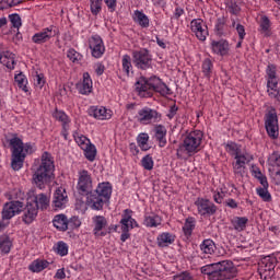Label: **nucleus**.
I'll return each mask as SVG.
<instances>
[{"label": "nucleus", "instance_id": "f257e3e1", "mask_svg": "<svg viewBox=\"0 0 280 280\" xmlns=\"http://www.w3.org/2000/svg\"><path fill=\"white\" fill-rule=\"evenodd\" d=\"M54 170H56L54 156L46 151L42 154L39 164L33 166V182L36 187L43 189L47 183H50L51 178H54Z\"/></svg>", "mask_w": 280, "mask_h": 280}, {"label": "nucleus", "instance_id": "f03ea898", "mask_svg": "<svg viewBox=\"0 0 280 280\" xmlns=\"http://www.w3.org/2000/svg\"><path fill=\"white\" fill-rule=\"evenodd\" d=\"M136 91L139 97H152L154 93L161 94L162 97L172 95V89L158 77H151L149 79L141 78L136 83Z\"/></svg>", "mask_w": 280, "mask_h": 280}, {"label": "nucleus", "instance_id": "7ed1b4c3", "mask_svg": "<svg viewBox=\"0 0 280 280\" xmlns=\"http://www.w3.org/2000/svg\"><path fill=\"white\" fill-rule=\"evenodd\" d=\"M201 272L210 280H230L237 276V269L229 260L206 265L201 267Z\"/></svg>", "mask_w": 280, "mask_h": 280}, {"label": "nucleus", "instance_id": "20e7f679", "mask_svg": "<svg viewBox=\"0 0 280 280\" xmlns=\"http://www.w3.org/2000/svg\"><path fill=\"white\" fill-rule=\"evenodd\" d=\"M9 143L12 152L11 167L14 172H19L25 163V156L34 153V145L32 143L24 144L19 137L11 138Z\"/></svg>", "mask_w": 280, "mask_h": 280}, {"label": "nucleus", "instance_id": "39448f33", "mask_svg": "<svg viewBox=\"0 0 280 280\" xmlns=\"http://www.w3.org/2000/svg\"><path fill=\"white\" fill-rule=\"evenodd\" d=\"M113 195V186L110 183L104 182L97 185L95 190L90 191L86 198L88 205L95 211H102L104 203L110 200Z\"/></svg>", "mask_w": 280, "mask_h": 280}, {"label": "nucleus", "instance_id": "423d86ee", "mask_svg": "<svg viewBox=\"0 0 280 280\" xmlns=\"http://www.w3.org/2000/svg\"><path fill=\"white\" fill-rule=\"evenodd\" d=\"M200 143H202V131H191L177 148V159H189V156H194V154L200 152Z\"/></svg>", "mask_w": 280, "mask_h": 280}, {"label": "nucleus", "instance_id": "0eeeda50", "mask_svg": "<svg viewBox=\"0 0 280 280\" xmlns=\"http://www.w3.org/2000/svg\"><path fill=\"white\" fill-rule=\"evenodd\" d=\"M15 198L18 200H12L4 203L2 209V220H12L14 215H19L23 211V200L25 198V194L21 190H16Z\"/></svg>", "mask_w": 280, "mask_h": 280}, {"label": "nucleus", "instance_id": "6e6552de", "mask_svg": "<svg viewBox=\"0 0 280 280\" xmlns=\"http://www.w3.org/2000/svg\"><path fill=\"white\" fill-rule=\"evenodd\" d=\"M265 128L270 139H279V117L277 116V109L273 106L267 107L265 114Z\"/></svg>", "mask_w": 280, "mask_h": 280}, {"label": "nucleus", "instance_id": "1a4fd4ad", "mask_svg": "<svg viewBox=\"0 0 280 280\" xmlns=\"http://www.w3.org/2000/svg\"><path fill=\"white\" fill-rule=\"evenodd\" d=\"M266 73L268 86L267 93L269 97L280 102V89H277V86H279V80L277 79V67H275V65H269L267 67Z\"/></svg>", "mask_w": 280, "mask_h": 280}, {"label": "nucleus", "instance_id": "9d476101", "mask_svg": "<svg viewBox=\"0 0 280 280\" xmlns=\"http://www.w3.org/2000/svg\"><path fill=\"white\" fill-rule=\"evenodd\" d=\"M132 62L137 69H141L142 71L152 69V55L150 54V50L145 48L133 50Z\"/></svg>", "mask_w": 280, "mask_h": 280}, {"label": "nucleus", "instance_id": "9b49d317", "mask_svg": "<svg viewBox=\"0 0 280 280\" xmlns=\"http://www.w3.org/2000/svg\"><path fill=\"white\" fill-rule=\"evenodd\" d=\"M137 119L139 124L148 126L150 124H159L163 119V115L156 109L150 107H143L138 112Z\"/></svg>", "mask_w": 280, "mask_h": 280}, {"label": "nucleus", "instance_id": "f8f14e48", "mask_svg": "<svg viewBox=\"0 0 280 280\" xmlns=\"http://www.w3.org/2000/svg\"><path fill=\"white\" fill-rule=\"evenodd\" d=\"M195 207L197 208V213L202 218H211V215L218 213V206L207 198L198 197L195 200Z\"/></svg>", "mask_w": 280, "mask_h": 280}, {"label": "nucleus", "instance_id": "ddd939ff", "mask_svg": "<svg viewBox=\"0 0 280 280\" xmlns=\"http://www.w3.org/2000/svg\"><path fill=\"white\" fill-rule=\"evenodd\" d=\"M235 162L232 163L233 172L235 176H240L243 178L244 174H246V165L253 161V154L248 152H241L236 156H234Z\"/></svg>", "mask_w": 280, "mask_h": 280}, {"label": "nucleus", "instance_id": "4468645a", "mask_svg": "<svg viewBox=\"0 0 280 280\" xmlns=\"http://www.w3.org/2000/svg\"><path fill=\"white\" fill-rule=\"evenodd\" d=\"M77 189L81 196H84V194L89 196L93 191V177H91L89 171L83 170L79 172Z\"/></svg>", "mask_w": 280, "mask_h": 280}, {"label": "nucleus", "instance_id": "2eb2a0df", "mask_svg": "<svg viewBox=\"0 0 280 280\" xmlns=\"http://www.w3.org/2000/svg\"><path fill=\"white\" fill-rule=\"evenodd\" d=\"M88 43L93 58H102V56H104L106 47L104 46V40L100 35L91 36Z\"/></svg>", "mask_w": 280, "mask_h": 280}, {"label": "nucleus", "instance_id": "dca6fc26", "mask_svg": "<svg viewBox=\"0 0 280 280\" xmlns=\"http://www.w3.org/2000/svg\"><path fill=\"white\" fill-rule=\"evenodd\" d=\"M190 30L198 38V40L205 42L207 40V36H209V28L202 19H195L190 22Z\"/></svg>", "mask_w": 280, "mask_h": 280}, {"label": "nucleus", "instance_id": "f3484780", "mask_svg": "<svg viewBox=\"0 0 280 280\" xmlns=\"http://www.w3.org/2000/svg\"><path fill=\"white\" fill-rule=\"evenodd\" d=\"M56 36V26H49L42 30L38 33H35L32 36V43L35 45H45V43H49L51 38Z\"/></svg>", "mask_w": 280, "mask_h": 280}, {"label": "nucleus", "instance_id": "a211bd4d", "mask_svg": "<svg viewBox=\"0 0 280 280\" xmlns=\"http://www.w3.org/2000/svg\"><path fill=\"white\" fill-rule=\"evenodd\" d=\"M23 215H22V221L25 224H32L34 220H36L38 215V205L32 203V201H27L26 207L23 203Z\"/></svg>", "mask_w": 280, "mask_h": 280}, {"label": "nucleus", "instance_id": "6ab92c4d", "mask_svg": "<svg viewBox=\"0 0 280 280\" xmlns=\"http://www.w3.org/2000/svg\"><path fill=\"white\" fill-rule=\"evenodd\" d=\"M67 202H69L67 190L62 187L57 188L52 198V207L55 211H58V209H65L67 207Z\"/></svg>", "mask_w": 280, "mask_h": 280}, {"label": "nucleus", "instance_id": "aec40b11", "mask_svg": "<svg viewBox=\"0 0 280 280\" xmlns=\"http://www.w3.org/2000/svg\"><path fill=\"white\" fill-rule=\"evenodd\" d=\"M135 226H139V224L132 219V210L126 209L120 220V229L122 232H130Z\"/></svg>", "mask_w": 280, "mask_h": 280}, {"label": "nucleus", "instance_id": "412c9836", "mask_svg": "<svg viewBox=\"0 0 280 280\" xmlns=\"http://www.w3.org/2000/svg\"><path fill=\"white\" fill-rule=\"evenodd\" d=\"M154 138L158 141L160 148H165L167 145V128L163 125H155L154 129Z\"/></svg>", "mask_w": 280, "mask_h": 280}, {"label": "nucleus", "instance_id": "4be33fe9", "mask_svg": "<svg viewBox=\"0 0 280 280\" xmlns=\"http://www.w3.org/2000/svg\"><path fill=\"white\" fill-rule=\"evenodd\" d=\"M77 89L81 95H89L93 91V81L89 72L83 73V81L77 84Z\"/></svg>", "mask_w": 280, "mask_h": 280}, {"label": "nucleus", "instance_id": "5701e85b", "mask_svg": "<svg viewBox=\"0 0 280 280\" xmlns=\"http://www.w3.org/2000/svg\"><path fill=\"white\" fill-rule=\"evenodd\" d=\"M89 115L91 117H94V119H110V117H113V112L106 109V107H95L92 106L89 109Z\"/></svg>", "mask_w": 280, "mask_h": 280}, {"label": "nucleus", "instance_id": "b1692460", "mask_svg": "<svg viewBox=\"0 0 280 280\" xmlns=\"http://www.w3.org/2000/svg\"><path fill=\"white\" fill-rule=\"evenodd\" d=\"M211 47H212V51L218 56L229 55V42L224 39H221L219 42H212Z\"/></svg>", "mask_w": 280, "mask_h": 280}, {"label": "nucleus", "instance_id": "393cba45", "mask_svg": "<svg viewBox=\"0 0 280 280\" xmlns=\"http://www.w3.org/2000/svg\"><path fill=\"white\" fill-rule=\"evenodd\" d=\"M93 222H94V235L104 236V232L100 233V231L105 229V226L108 224V221L106 220V218L103 215H96L93 218Z\"/></svg>", "mask_w": 280, "mask_h": 280}, {"label": "nucleus", "instance_id": "a878e982", "mask_svg": "<svg viewBox=\"0 0 280 280\" xmlns=\"http://www.w3.org/2000/svg\"><path fill=\"white\" fill-rule=\"evenodd\" d=\"M175 240H176V236H174V234L168 232H163L158 236V246H160V248H165V246H170V244H174Z\"/></svg>", "mask_w": 280, "mask_h": 280}, {"label": "nucleus", "instance_id": "bb28decb", "mask_svg": "<svg viewBox=\"0 0 280 280\" xmlns=\"http://www.w3.org/2000/svg\"><path fill=\"white\" fill-rule=\"evenodd\" d=\"M217 249L215 242L211 238L203 240L200 244V250L203 255H213Z\"/></svg>", "mask_w": 280, "mask_h": 280}, {"label": "nucleus", "instance_id": "cd10ccee", "mask_svg": "<svg viewBox=\"0 0 280 280\" xmlns=\"http://www.w3.org/2000/svg\"><path fill=\"white\" fill-rule=\"evenodd\" d=\"M0 62L7 69H14V54L10 51H3L0 54Z\"/></svg>", "mask_w": 280, "mask_h": 280}, {"label": "nucleus", "instance_id": "c85d7f7f", "mask_svg": "<svg viewBox=\"0 0 280 280\" xmlns=\"http://www.w3.org/2000/svg\"><path fill=\"white\" fill-rule=\"evenodd\" d=\"M31 202L37 205V210L42 209V211H44V209L49 207V197H47L45 194H39L36 195Z\"/></svg>", "mask_w": 280, "mask_h": 280}, {"label": "nucleus", "instance_id": "c756f323", "mask_svg": "<svg viewBox=\"0 0 280 280\" xmlns=\"http://www.w3.org/2000/svg\"><path fill=\"white\" fill-rule=\"evenodd\" d=\"M194 229H196V219L194 217H188L185 220V223L183 226V233L185 237L187 238L191 237V234L194 233Z\"/></svg>", "mask_w": 280, "mask_h": 280}, {"label": "nucleus", "instance_id": "7c9ffc66", "mask_svg": "<svg viewBox=\"0 0 280 280\" xmlns=\"http://www.w3.org/2000/svg\"><path fill=\"white\" fill-rule=\"evenodd\" d=\"M52 224L57 228L58 231H67L68 230V219L65 214H57L52 220Z\"/></svg>", "mask_w": 280, "mask_h": 280}, {"label": "nucleus", "instance_id": "2f4dec72", "mask_svg": "<svg viewBox=\"0 0 280 280\" xmlns=\"http://www.w3.org/2000/svg\"><path fill=\"white\" fill-rule=\"evenodd\" d=\"M231 224L235 231L242 232L246 229V224H248V218L246 217H234L231 220Z\"/></svg>", "mask_w": 280, "mask_h": 280}, {"label": "nucleus", "instance_id": "473e14b6", "mask_svg": "<svg viewBox=\"0 0 280 280\" xmlns=\"http://www.w3.org/2000/svg\"><path fill=\"white\" fill-rule=\"evenodd\" d=\"M272 27V22L267 15L260 16V22H259V28L261 34H265L266 36H270V30Z\"/></svg>", "mask_w": 280, "mask_h": 280}, {"label": "nucleus", "instance_id": "72a5a7b5", "mask_svg": "<svg viewBox=\"0 0 280 280\" xmlns=\"http://www.w3.org/2000/svg\"><path fill=\"white\" fill-rule=\"evenodd\" d=\"M52 117L62 124L63 130H67V126L71 124V119H69V116L62 110L55 109Z\"/></svg>", "mask_w": 280, "mask_h": 280}, {"label": "nucleus", "instance_id": "f704fd0d", "mask_svg": "<svg viewBox=\"0 0 280 280\" xmlns=\"http://www.w3.org/2000/svg\"><path fill=\"white\" fill-rule=\"evenodd\" d=\"M12 250V240L8 235L0 236V252L8 255Z\"/></svg>", "mask_w": 280, "mask_h": 280}, {"label": "nucleus", "instance_id": "c9c22d12", "mask_svg": "<svg viewBox=\"0 0 280 280\" xmlns=\"http://www.w3.org/2000/svg\"><path fill=\"white\" fill-rule=\"evenodd\" d=\"M133 19L141 27H150V19H148V15H145L143 12L139 10L135 11Z\"/></svg>", "mask_w": 280, "mask_h": 280}, {"label": "nucleus", "instance_id": "e433bc0d", "mask_svg": "<svg viewBox=\"0 0 280 280\" xmlns=\"http://www.w3.org/2000/svg\"><path fill=\"white\" fill-rule=\"evenodd\" d=\"M47 266H49V262L47 260L37 259L30 265L28 269L32 272H43V270H45Z\"/></svg>", "mask_w": 280, "mask_h": 280}, {"label": "nucleus", "instance_id": "4c0bfd02", "mask_svg": "<svg viewBox=\"0 0 280 280\" xmlns=\"http://www.w3.org/2000/svg\"><path fill=\"white\" fill-rule=\"evenodd\" d=\"M84 152V156L85 159H88V161H95V156H97V149L95 148V144H92L91 142L82 149Z\"/></svg>", "mask_w": 280, "mask_h": 280}, {"label": "nucleus", "instance_id": "58836bf2", "mask_svg": "<svg viewBox=\"0 0 280 280\" xmlns=\"http://www.w3.org/2000/svg\"><path fill=\"white\" fill-rule=\"evenodd\" d=\"M144 226H148L150 229L160 226L161 224V217L160 215H147L144 217L143 221Z\"/></svg>", "mask_w": 280, "mask_h": 280}, {"label": "nucleus", "instance_id": "ea45409f", "mask_svg": "<svg viewBox=\"0 0 280 280\" xmlns=\"http://www.w3.org/2000/svg\"><path fill=\"white\" fill-rule=\"evenodd\" d=\"M256 194L264 202H272V195H270V191H268V187L262 186L256 188Z\"/></svg>", "mask_w": 280, "mask_h": 280}, {"label": "nucleus", "instance_id": "a19ab883", "mask_svg": "<svg viewBox=\"0 0 280 280\" xmlns=\"http://www.w3.org/2000/svg\"><path fill=\"white\" fill-rule=\"evenodd\" d=\"M269 167L273 170H280V153L279 151L272 152L268 158Z\"/></svg>", "mask_w": 280, "mask_h": 280}, {"label": "nucleus", "instance_id": "79ce46f5", "mask_svg": "<svg viewBox=\"0 0 280 280\" xmlns=\"http://www.w3.org/2000/svg\"><path fill=\"white\" fill-rule=\"evenodd\" d=\"M148 141H150V136L148 133H140L137 138V142L141 150L148 151L150 150V145H148Z\"/></svg>", "mask_w": 280, "mask_h": 280}, {"label": "nucleus", "instance_id": "37998d69", "mask_svg": "<svg viewBox=\"0 0 280 280\" xmlns=\"http://www.w3.org/2000/svg\"><path fill=\"white\" fill-rule=\"evenodd\" d=\"M15 84L19 86V89H22L24 93H27V79L25 78V74L19 73L14 78Z\"/></svg>", "mask_w": 280, "mask_h": 280}, {"label": "nucleus", "instance_id": "c03bdc74", "mask_svg": "<svg viewBox=\"0 0 280 280\" xmlns=\"http://www.w3.org/2000/svg\"><path fill=\"white\" fill-rule=\"evenodd\" d=\"M201 69L206 78H211V71H213V62L211 59H205Z\"/></svg>", "mask_w": 280, "mask_h": 280}, {"label": "nucleus", "instance_id": "a18cd8bd", "mask_svg": "<svg viewBox=\"0 0 280 280\" xmlns=\"http://www.w3.org/2000/svg\"><path fill=\"white\" fill-rule=\"evenodd\" d=\"M55 250L57 253V255H60V257H66V255H69V245H67V243L65 242H58Z\"/></svg>", "mask_w": 280, "mask_h": 280}, {"label": "nucleus", "instance_id": "49530a36", "mask_svg": "<svg viewBox=\"0 0 280 280\" xmlns=\"http://www.w3.org/2000/svg\"><path fill=\"white\" fill-rule=\"evenodd\" d=\"M132 69V58L129 55L122 56V71L127 75H130V70Z\"/></svg>", "mask_w": 280, "mask_h": 280}, {"label": "nucleus", "instance_id": "de8ad7c7", "mask_svg": "<svg viewBox=\"0 0 280 280\" xmlns=\"http://www.w3.org/2000/svg\"><path fill=\"white\" fill-rule=\"evenodd\" d=\"M104 0H90L91 12L94 16H97L102 12V2Z\"/></svg>", "mask_w": 280, "mask_h": 280}, {"label": "nucleus", "instance_id": "09e8293b", "mask_svg": "<svg viewBox=\"0 0 280 280\" xmlns=\"http://www.w3.org/2000/svg\"><path fill=\"white\" fill-rule=\"evenodd\" d=\"M74 141H75V143H78V145L81 148V150H83L91 143V140H89V138H86L85 136L79 135V133L74 135Z\"/></svg>", "mask_w": 280, "mask_h": 280}, {"label": "nucleus", "instance_id": "8fccbe9b", "mask_svg": "<svg viewBox=\"0 0 280 280\" xmlns=\"http://www.w3.org/2000/svg\"><path fill=\"white\" fill-rule=\"evenodd\" d=\"M141 165H142V167L148 170V172H150V171L154 170V160L152 159L151 155H145L141 160Z\"/></svg>", "mask_w": 280, "mask_h": 280}, {"label": "nucleus", "instance_id": "3c124183", "mask_svg": "<svg viewBox=\"0 0 280 280\" xmlns=\"http://www.w3.org/2000/svg\"><path fill=\"white\" fill-rule=\"evenodd\" d=\"M226 152L231 154V156H236L237 154L242 153V150L240 149V145L235 142H230L226 144Z\"/></svg>", "mask_w": 280, "mask_h": 280}, {"label": "nucleus", "instance_id": "603ef678", "mask_svg": "<svg viewBox=\"0 0 280 280\" xmlns=\"http://www.w3.org/2000/svg\"><path fill=\"white\" fill-rule=\"evenodd\" d=\"M226 10L228 12H230V14L237 15L240 14L242 9L240 8V5H237V2L230 0L226 2Z\"/></svg>", "mask_w": 280, "mask_h": 280}, {"label": "nucleus", "instance_id": "864d4df0", "mask_svg": "<svg viewBox=\"0 0 280 280\" xmlns=\"http://www.w3.org/2000/svg\"><path fill=\"white\" fill-rule=\"evenodd\" d=\"M24 0H2L0 2V10H7V8H14V5H19L23 3Z\"/></svg>", "mask_w": 280, "mask_h": 280}, {"label": "nucleus", "instance_id": "5fc2aeb1", "mask_svg": "<svg viewBox=\"0 0 280 280\" xmlns=\"http://www.w3.org/2000/svg\"><path fill=\"white\" fill-rule=\"evenodd\" d=\"M67 57L69 58V60H71V62H80V60H82L81 54L75 51V49L73 48H70L68 50Z\"/></svg>", "mask_w": 280, "mask_h": 280}, {"label": "nucleus", "instance_id": "6e6d98bb", "mask_svg": "<svg viewBox=\"0 0 280 280\" xmlns=\"http://www.w3.org/2000/svg\"><path fill=\"white\" fill-rule=\"evenodd\" d=\"M224 27H226V22L224 21V19H218L215 24V32L218 36H223Z\"/></svg>", "mask_w": 280, "mask_h": 280}, {"label": "nucleus", "instance_id": "4d7b16f0", "mask_svg": "<svg viewBox=\"0 0 280 280\" xmlns=\"http://www.w3.org/2000/svg\"><path fill=\"white\" fill-rule=\"evenodd\" d=\"M269 173L275 185H280V168L269 167Z\"/></svg>", "mask_w": 280, "mask_h": 280}, {"label": "nucleus", "instance_id": "13d9d810", "mask_svg": "<svg viewBox=\"0 0 280 280\" xmlns=\"http://www.w3.org/2000/svg\"><path fill=\"white\" fill-rule=\"evenodd\" d=\"M9 20L11 22L12 27H15L16 30H19V27H21V25H22L21 15L12 14L9 16Z\"/></svg>", "mask_w": 280, "mask_h": 280}, {"label": "nucleus", "instance_id": "bf43d9fd", "mask_svg": "<svg viewBox=\"0 0 280 280\" xmlns=\"http://www.w3.org/2000/svg\"><path fill=\"white\" fill-rule=\"evenodd\" d=\"M82 224L80 219L78 217H72L70 220L68 219V229H79V226Z\"/></svg>", "mask_w": 280, "mask_h": 280}, {"label": "nucleus", "instance_id": "052dcab7", "mask_svg": "<svg viewBox=\"0 0 280 280\" xmlns=\"http://www.w3.org/2000/svg\"><path fill=\"white\" fill-rule=\"evenodd\" d=\"M224 191H214L213 194V200L217 202V205H222V201L224 200Z\"/></svg>", "mask_w": 280, "mask_h": 280}, {"label": "nucleus", "instance_id": "680f3d73", "mask_svg": "<svg viewBox=\"0 0 280 280\" xmlns=\"http://www.w3.org/2000/svg\"><path fill=\"white\" fill-rule=\"evenodd\" d=\"M236 32L238 34L240 40H244V37L246 36V30L244 28V25L237 24Z\"/></svg>", "mask_w": 280, "mask_h": 280}, {"label": "nucleus", "instance_id": "e2e57ef3", "mask_svg": "<svg viewBox=\"0 0 280 280\" xmlns=\"http://www.w3.org/2000/svg\"><path fill=\"white\" fill-rule=\"evenodd\" d=\"M105 3L109 12H115V10H117V0H105Z\"/></svg>", "mask_w": 280, "mask_h": 280}, {"label": "nucleus", "instance_id": "0e129e2a", "mask_svg": "<svg viewBox=\"0 0 280 280\" xmlns=\"http://www.w3.org/2000/svg\"><path fill=\"white\" fill-rule=\"evenodd\" d=\"M35 85L38 86L39 89H43V86H45V78L43 77V74L36 75Z\"/></svg>", "mask_w": 280, "mask_h": 280}, {"label": "nucleus", "instance_id": "69168bd1", "mask_svg": "<svg viewBox=\"0 0 280 280\" xmlns=\"http://www.w3.org/2000/svg\"><path fill=\"white\" fill-rule=\"evenodd\" d=\"M176 113H178V107L176 105L171 106L167 114L168 119H174V117H176Z\"/></svg>", "mask_w": 280, "mask_h": 280}, {"label": "nucleus", "instance_id": "338daca9", "mask_svg": "<svg viewBox=\"0 0 280 280\" xmlns=\"http://www.w3.org/2000/svg\"><path fill=\"white\" fill-rule=\"evenodd\" d=\"M252 174L257 179L260 178L261 176H264V174L261 173V170H259V167H255V166H253Z\"/></svg>", "mask_w": 280, "mask_h": 280}, {"label": "nucleus", "instance_id": "774afa93", "mask_svg": "<svg viewBox=\"0 0 280 280\" xmlns=\"http://www.w3.org/2000/svg\"><path fill=\"white\" fill-rule=\"evenodd\" d=\"M225 206L230 207V209H237V201H235L234 199H228L225 201Z\"/></svg>", "mask_w": 280, "mask_h": 280}]
</instances>
